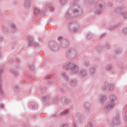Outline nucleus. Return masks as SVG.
Returning a JSON list of instances; mask_svg holds the SVG:
<instances>
[{"label":"nucleus","instance_id":"obj_53","mask_svg":"<svg viewBox=\"0 0 127 127\" xmlns=\"http://www.w3.org/2000/svg\"><path fill=\"white\" fill-rule=\"evenodd\" d=\"M106 47L109 49L110 48V44L109 43H106Z\"/></svg>","mask_w":127,"mask_h":127},{"label":"nucleus","instance_id":"obj_60","mask_svg":"<svg viewBox=\"0 0 127 127\" xmlns=\"http://www.w3.org/2000/svg\"><path fill=\"white\" fill-rule=\"evenodd\" d=\"M1 58V53H0V59Z\"/></svg>","mask_w":127,"mask_h":127},{"label":"nucleus","instance_id":"obj_55","mask_svg":"<svg viewBox=\"0 0 127 127\" xmlns=\"http://www.w3.org/2000/svg\"><path fill=\"white\" fill-rule=\"evenodd\" d=\"M51 117L52 118H55V117H56V114H53Z\"/></svg>","mask_w":127,"mask_h":127},{"label":"nucleus","instance_id":"obj_43","mask_svg":"<svg viewBox=\"0 0 127 127\" xmlns=\"http://www.w3.org/2000/svg\"><path fill=\"white\" fill-rule=\"evenodd\" d=\"M53 102L54 103H55V104H58V102H59V100H58V99L56 98L54 100Z\"/></svg>","mask_w":127,"mask_h":127},{"label":"nucleus","instance_id":"obj_42","mask_svg":"<svg viewBox=\"0 0 127 127\" xmlns=\"http://www.w3.org/2000/svg\"><path fill=\"white\" fill-rule=\"evenodd\" d=\"M87 126L88 127H93V124H92V122H88Z\"/></svg>","mask_w":127,"mask_h":127},{"label":"nucleus","instance_id":"obj_28","mask_svg":"<svg viewBox=\"0 0 127 127\" xmlns=\"http://www.w3.org/2000/svg\"><path fill=\"white\" fill-rule=\"evenodd\" d=\"M10 72L12 73V74H14V76H18V75H19V73L17 71H15L14 69H11Z\"/></svg>","mask_w":127,"mask_h":127},{"label":"nucleus","instance_id":"obj_16","mask_svg":"<svg viewBox=\"0 0 127 127\" xmlns=\"http://www.w3.org/2000/svg\"><path fill=\"white\" fill-rule=\"evenodd\" d=\"M125 8V7H121L117 8L115 10L114 12H115V13H118V12H120V11H123V10H124Z\"/></svg>","mask_w":127,"mask_h":127},{"label":"nucleus","instance_id":"obj_36","mask_svg":"<svg viewBox=\"0 0 127 127\" xmlns=\"http://www.w3.org/2000/svg\"><path fill=\"white\" fill-rule=\"evenodd\" d=\"M122 15L125 19H127V12L122 13Z\"/></svg>","mask_w":127,"mask_h":127},{"label":"nucleus","instance_id":"obj_37","mask_svg":"<svg viewBox=\"0 0 127 127\" xmlns=\"http://www.w3.org/2000/svg\"><path fill=\"white\" fill-rule=\"evenodd\" d=\"M40 90L42 91V92H46L47 89L46 87H43L40 88Z\"/></svg>","mask_w":127,"mask_h":127},{"label":"nucleus","instance_id":"obj_58","mask_svg":"<svg viewBox=\"0 0 127 127\" xmlns=\"http://www.w3.org/2000/svg\"><path fill=\"white\" fill-rule=\"evenodd\" d=\"M0 41H2V38H0Z\"/></svg>","mask_w":127,"mask_h":127},{"label":"nucleus","instance_id":"obj_57","mask_svg":"<svg viewBox=\"0 0 127 127\" xmlns=\"http://www.w3.org/2000/svg\"><path fill=\"white\" fill-rule=\"evenodd\" d=\"M33 118H34V119H35V118H36V116L35 115H33Z\"/></svg>","mask_w":127,"mask_h":127},{"label":"nucleus","instance_id":"obj_54","mask_svg":"<svg viewBox=\"0 0 127 127\" xmlns=\"http://www.w3.org/2000/svg\"><path fill=\"white\" fill-rule=\"evenodd\" d=\"M42 99L43 101H46V96H43Z\"/></svg>","mask_w":127,"mask_h":127},{"label":"nucleus","instance_id":"obj_18","mask_svg":"<svg viewBox=\"0 0 127 127\" xmlns=\"http://www.w3.org/2000/svg\"><path fill=\"white\" fill-rule=\"evenodd\" d=\"M119 26H120V24H117L115 26H110L108 28V29H109V30H111V31H112V30H114V29H116V28H118V27H119Z\"/></svg>","mask_w":127,"mask_h":127},{"label":"nucleus","instance_id":"obj_26","mask_svg":"<svg viewBox=\"0 0 127 127\" xmlns=\"http://www.w3.org/2000/svg\"><path fill=\"white\" fill-rule=\"evenodd\" d=\"M79 74L80 76L84 77V76H86L87 75V71H86L85 70H82L80 71Z\"/></svg>","mask_w":127,"mask_h":127},{"label":"nucleus","instance_id":"obj_2","mask_svg":"<svg viewBox=\"0 0 127 127\" xmlns=\"http://www.w3.org/2000/svg\"><path fill=\"white\" fill-rule=\"evenodd\" d=\"M63 69L65 71H70L72 74H78L79 72V66L72 63L64 65Z\"/></svg>","mask_w":127,"mask_h":127},{"label":"nucleus","instance_id":"obj_40","mask_svg":"<svg viewBox=\"0 0 127 127\" xmlns=\"http://www.w3.org/2000/svg\"><path fill=\"white\" fill-rule=\"evenodd\" d=\"M123 33L124 34H127V28H124L123 29Z\"/></svg>","mask_w":127,"mask_h":127},{"label":"nucleus","instance_id":"obj_47","mask_svg":"<svg viewBox=\"0 0 127 127\" xmlns=\"http://www.w3.org/2000/svg\"><path fill=\"white\" fill-rule=\"evenodd\" d=\"M32 45H34V46H36V47H37V46H38L39 44L38 43H36V42H33V44H32Z\"/></svg>","mask_w":127,"mask_h":127},{"label":"nucleus","instance_id":"obj_44","mask_svg":"<svg viewBox=\"0 0 127 127\" xmlns=\"http://www.w3.org/2000/svg\"><path fill=\"white\" fill-rule=\"evenodd\" d=\"M92 37V35L91 34H88L86 37L87 39H90Z\"/></svg>","mask_w":127,"mask_h":127},{"label":"nucleus","instance_id":"obj_59","mask_svg":"<svg viewBox=\"0 0 127 127\" xmlns=\"http://www.w3.org/2000/svg\"><path fill=\"white\" fill-rule=\"evenodd\" d=\"M119 67H120V68H122V67H123V66L121 65V66H120V65H119Z\"/></svg>","mask_w":127,"mask_h":127},{"label":"nucleus","instance_id":"obj_46","mask_svg":"<svg viewBox=\"0 0 127 127\" xmlns=\"http://www.w3.org/2000/svg\"><path fill=\"white\" fill-rule=\"evenodd\" d=\"M99 51H102V50H103V49H104V47H101L99 46L98 48Z\"/></svg>","mask_w":127,"mask_h":127},{"label":"nucleus","instance_id":"obj_45","mask_svg":"<svg viewBox=\"0 0 127 127\" xmlns=\"http://www.w3.org/2000/svg\"><path fill=\"white\" fill-rule=\"evenodd\" d=\"M106 34H106V33H103V34H101V35H100V39H102V38H103V37H105V36H106Z\"/></svg>","mask_w":127,"mask_h":127},{"label":"nucleus","instance_id":"obj_15","mask_svg":"<svg viewBox=\"0 0 127 127\" xmlns=\"http://www.w3.org/2000/svg\"><path fill=\"white\" fill-rule=\"evenodd\" d=\"M109 86V83L107 82L104 83V85L102 86L101 87L102 91H107V89H108V86Z\"/></svg>","mask_w":127,"mask_h":127},{"label":"nucleus","instance_id":"obj_52","mask_svg":"<svg viewBox=\"0 0 127 127\" xmlns=\"http://www.w3.org/2000/svg\"><path fill=\"white\" fill-rule=\"evenodd\" d=\"M119 53H121V50H117L116 51V54H119Z\"/></svg>","mask_w":127,"mask_h":127},{"label":"nucleus","instance_id":"obj_27","mask_svg":"<svg viewBox=\"0 0 127 127\" xmlns=\"http://www.w3.org/2000/svg\"><path fill=\"white\" fill-rule=\"evenodd\" d=\"M70 84L72 87H75L77 85V81L75 80H71Z\"/></svg>","mask_w":127,"mask_h":127},{"label":"nucleus","instance_id":"obj_9","mask_svg":"<svg viewBox=\"0 0 127 127\" xmlns=\"http://www.w3.org/2000/svg\"><path fill=\"white\" fill-rule=\"evenodd\" d=\"M58 41L61 42V46L63 47V48H66L69 45V42L67 39H64V37L63 36H59L58 38Z\"/></svg>","mask_w":127,"mask_h":127},{"label":"nucleus","instance_id":"obj_24","mask_svg":"<svg viewBox=\"0 0 127 127\" xmlns=\"http://www.w3.org/2000/svg\"><path fill=\"white\" fill-rule=\"evenodd\" d=\"M106 100H107L106 96H101L100 99V103H105Z\"/></svg>","mask_w":127,"mask_h":127},{"label":"nucleus","instance_id":"obj_17","mask_svg":"<svg viewBox=\"0 0 127 127\" xmlns=\"http://www.w3.org/2000/svg\"><path fill=\"white\" fill-rule=\"evenodd\" d=\"M79 3H80V0H74L72 6H80Z\"/></svg>","mask_w":127,"mask_h":127},{"label":"nucleus","instance_id":"obj_49","mask_svg":"<svg viewBox=\"0 0 127 127\" xmlns=\"http://www.w3.org/2000/svg\"><path fill=\"white\" fill-rule=\"evenodd\" d=\"M29 68L30 70H34V65H30Z\"/></svg>","mask_w":127,"mask_h":127},{"label":"nucleus","instance_id":"obj_38","mask_svg":"<svg viewBox=\"0 0 127 127\" xmlns=\"http://www.w3.org/2000/svg\"><path fill=\"white\" fill-rule=\"evenodd\" d=\"M39 12H40L39 10L37 9V8H35L34 14H38Z\"/></svg>","mask_w":127,"mask_h":127},{"label":"nucleus","instance_id":"obj_30","mask_svg":"<svg viewBox=\"0 0 127 127\" xmlns=\"http://www.w3.org/2000/svg\"><path fill=\"white\" fill-rule=\"evenodd\" d=\"M95 68L94 67H90L89 68V72L91 75H93V74L95 73Z\"/></svg>","mask_w":127,"mask_h":127},{"label":"nucleus","instance_id":"obj_21","mask_svg":"<svg viewBox=\"0 0 127 127\" xmlns=\"http://www.w3.org/2000/svg\"><path fill=\"white\" fill-rule=\"evenodd\" d=\"M13 89L14 92H16V93H18V92H19V90H20V87H19L18 85H15L13 86Z\"/></svg>","mask_w":127,"mask_h":127},{"label":"nucleus","instance_id":"obj_4","mask_svg":"<svg viewBox=\"0 0 127 127\" xmlns=\"http://www.w3.org/2000/svg\"><path fill=\"white\" fill-rule=\"evenodd\" d=\"M105 5H106V3L102 0H99L96 3L95 8L96 9V11L95 12L96 14H100V13L103 12L102 8H103Z\"/></svg>","mask_w":127,"mask_h":127},{"label":"nucleus","instance_id":"obj_13","mask_svg":"<svg viewBox=\"0 0 127 127\" xmlns=\"http://www.w3.org/2000/svg\"><path fill=\"white\" fill-rule=\"evenodd\" d=\"M84 109L85 111H89L91 109V103L88 102H85L83 104Z\"/></svg>","mask_w":127,"mask_h":127},{"label":"nucleus","instance_id":"obj_32","mask_svg":"<svg viewBox=\"0 0 127 127\" xmlns=\"http://www.w3.org/2000/svg\"><path fill=\"white\" fill-rule=\"evenodd\" d=\"M68 112H69V111L67 109H65L63 112H62L61 114L63 116H66V115L68 114Z\"/></svg>","mask_w":127,"mask_h":127},{"label":"nucleus","instance_id":"obj_29","mask_svg":"<svg viewBox=\"0 0 127 127\" xmlns=\"http://www.w3.org/2000/svg\"><path fill=\"white\" fill-rule=\"evenodd\" d=\"M31 105L32 106V109H33V110H35V109H37V104H36V103L34 102H32L31 103Z\"/></svg>","mask_w":127,"mask_h":127},{"label":"nucleus","instance_id":"obj_25","mask_svg":"<svg viewBox=\"0 0 127 127\" xmlns=\"http://www.w3.org/2000/svg\"><path fill=\"white\" fill-rule=\"evenodd\" d=\"M113 68L114 67H113V65L112 64H107L106 65V70H107L108 71H112Z\"/></svg>","mask_w":127,"mask_h":127},{"label":"nucleus","instance_id":"obj_35","mask_svg":"<svg viewBox=\"0 0 127 127\" xmlns=\"http://www.w3.org/2000/svg\"><path fill=\"white\" fill-rule=\"evenodd\" d=\"M11 27L13 29V32H14L15 31V25H14V24H11Z\"/></svg>","mask_w":127,"mask_h":127},{"label":"nucleus","instance_id":"obj_34","mask_svg":"<svg viewBox=\"0 0 127 127\" xmlns=\"http://www.w3.org/2000/svg\"><path fill=\"white\" fill-rule=\"evenodd\" d=\"M90 63H89V61L86 60L84 62V66L86 67H88V66H89Z\"/></svg>","mask_w":127,"mask_h":127},{"label":"nucleus","instance_id":"obj_48","mask_svg":"<svg viewBox=\"0 0 127 127\" xmlns=\"http://www.w3.org/2000/svg\"><path fill=\"white\" fill-rule=\"evenodd\" d=\"M68 124H63L61 126V127H68Z\"/></svg>","mask_w":127,"mask_h":127},{"label":"nucleus","instance_id":"obj_20","mask_svg":"<svg viewBox=\"0 0 127 127\" xmlns=\"http://www.w3.org/2000/svg\"><path fill=\"white\" fill-rule=\"evenodd\" d=\"M28 41L29 42V44H28V46H31L32 44H33V38L32 37H29L28 38Z\"/></svg>","mask_w":127,"mask_h":127},{"label":"nucleus","instance_id":"obj_1","mask_svg":"<svg viewBox=\"0 0 127 127\" xmlns=\"http://www.w3.org/2000/svg\"><path fill=\"white\" fill-rule=\"evenodd\" d=\"M83 13V10L80 6H72L71 9L67 10V14L65 15L66 19H69L75 16H80Z\"/></svg>","mask_w":127,"mask_h":127},{"label":"nucleus","instance_id":"obj_8","mask_svg":"<svg viewBox=\"0 0 127 127\" xmlns=\"http://www.w3.org/2000/svg\"><path fill=\"white\" fill-rule=\"evenodd\" d=\"M48 46L51 51H57V50L59 49V46H58V44L54 41H50Z\"/></svg>","mask_w":127,"mask_h":127},{"label":"nucleus","instance_id":"obj_41","mask_svg":"<svg viewBox=\"0 0 127 127\" xmlns=\"http://www.w3.org/2000/svg\"><path fill=\"white\" fill-rule=\"evenodd\" d=\"M94 0H86V1H87L88 3L89 4H91V3H93L94 2Z\"/></svg>","mask_w":127,"mask_h":127},{"label":"nucleus","instance_id":"obj_14","mask_svg":"<svg viewBox=\"0 0 127 127\" xmlns=\"http://www.w3.org/2000/svg\"><path fill=\"white\" fill-rule=\"evenodd\" d=\"M31 0H24V6L25 8H28L30 6Z\"/></svg>","mask_w":127,"mask_h":127},{"label":"nucleus","instance_id":"obj_22","mask_svg":"<svg viewBox=\"0 0 127 127\" xmlns=\"http://www.w3.org/2000/svg\"><path fill=\"white\" fill-rule=\"evenodd\" d=\"M114 88H115V86L113 84L108 83L107 89H108L109 91H113Z\"/></svg>","mask_w":127,"mask_h":127},{"label":"nucleus","instance_id":"obj_19","mask_svg":"<svg viewBox=\"0 0 127 127\" xmlns=\"http://www.w3.org/2000/svg\"><path fill=\"white\" fill-rule=\"evenodd\" d=\"M62 75L63 76L65 81H66L67 82H68V81L70 80V78H69V75H68V74H66L65 73H63Z\"/></svg>","mask_w":127,"mask_h":127},{"label":"nucleus","instance_id":"obj_6","mask_svg":"<svg viewBox=\"0 0 127 127\" xmlns=\"http://www.w3.org/2000/svg\"><path fill=\"white\" fill-rule=\"evenodd\" d=\"M80 53L78 52V51L75 50L73 49H68L65 53V56L67 58H71V57H75L76 55L79 54Z\"/></svg>","mask_w":127,"mask_h":127},{"label":"nucleus","instance_id":"obj_61","mask_svg":"<svg viewBox=\"0 0 127 127\" xmlns=\"http://www.w3.org/2000/svg\"><path fill=\"white\" fill-rule=\"evenodd\" d=\"M73 126H74V127H76V125L75 124H74Z\"/></svg>","mask_w":127,"mask_h":127},{"label":"nucleus","instance_id":"obj_56","mask_svg":"<svg viewBox=\"0 0 127 127\" xmlns=\"http://www.w3.org/2000/svg\"><path fill=\"white\" fill-rule=\"evenodd\" d=\"M15 61H16V62H19V59H18V58H16L15 59Z\"/></svg>","mask_w":127,"mask_h":127},{"label":"nucleus","instance_id":"obj_5","mask_svg":"<svg viewBox=\"0 0 127 127\" xmlns=\"http://www.w3.org/2000/svg\"><path fill=\"white\" fill-rule=\"evenodd\" d=\"M68 28L71 33H75L79 30V25L75 22H70L69 23Z\"/></svg>","mask_w":127,"mask_h":127},{"label":"nucleus","instance_id":"obj_23","mask_svg":"<svg viewBox=\"0 0 127 127\" xmlns=\"http://www.w3.org/2000/svg\"><path fill=\"white\" fill-rule=\"evenodd\" d=\"M61 102L63 105H66V104H68V103L69 102V100H68V99L66 98H63L61 100Z\"/></svg>","mask_w":127,"mask_h":127},{"label":"nucleus","instance_id":"obj_51","mask_svg":"<svg viewBox=\"0 0 127 127\" xmlns=\"http://www.w3.org/2000/svg\"><path fill=\"white\" fill-rule=\"evenodd\" d=\"M4 108V105L3 104H0V109H3Z\"/></svg>","mask_w":127,"mask_h":127},{"label":"nucleus","instance_id":"obj_50","mask_svg":"<svg viewBox=\"0 0 127 127\" xmlns=\"http://www.w3.org/2000/svg\"><path fill=\"white\" fill-rule=\"evenodd\" d=\"M118 3H121V2H123L125 0H116Z\"/></svg>","mask_w":127,"mask_h":127},{"label":"nucleus","instance_id":"obj_12","mask_svg":"<svg viewBox=\"0 0 127 127\" xmlns=\"http://www.w3.org/2000/svg\"><path fill=\"white\" fill-rule=\"evenodd\" d=\"M75 118H77L78 122L79 123H83V115H81L80 113L77 112L75 113Z\"/></svg>","mask_w":127,"mask_h":127},{"label":"nucleus","instance_id":"obj_31","mask_svg":"<svg viewBox=\"0 0 127 127\" xmlns=\"http://www.w3.org/2000/svg\"><path fill=\"white\" fill-rule=\"evenodd\" d=\"M3 30L4 32L5 33H6V34H7V33H8V32H9V30L5 26L3 27Z\"/></svg>","mask_w":127,"mask_h":127},{"label":"nucleus","instance_id":"obj_3","mask_svg":"<svg viewBox=\"0 0 127 127\" xmlns=\"http://www.w3.org/2000/svg\"><path fill=\"white\" fill-rule=\"evenodd\" d=\"M117 100V97L114 95L112 94L110 97V102H107L106 104L105 107H104V110L106 112H109L111 111L114 107H115V101Z\"/></svg>","mask_w":127,"mask_h":127},{"label":"nucleus","instance_id":"obj_7","mask_svg":"<svg viewBox=\"0 0 127 127\" xmlns=\"http://www.w3.org/2000/svg\"><path fill=\"white\" fill-rule=\"evenodd\" d=\"M49 8H50L51 12H54L55 11V7L53 6L52 3H49L45 5L43 10L41 11V14H44L46 11H48Z\"/></svg>","mask_w":127,"mask_h":127},{"label":"nucleus","instance_id":"obj_62","mask_svg":"<svg viewBox=\"0 0 127 127\" xmlns=\"http://www.w3.org/2000/svg\"><path fill=\"white\" fill-rule=\"evenodd\" d=\"M16 69H17V66L16 67Z\"/></svg>","mask_w":127,"mask_h":127},{"label":"nucleus","instance_id":"obj_39","mask_svg":"<svg viewBox=\"0 0 127 127\" xmlns=\"http://www.w3.org/2000/svg\"><path fill=\"white\" fill-rule=\"evenodd\" d=\"M107 6L108 7H112V6H113V3L112 2H109L107 3Z\"/></svg>","mask_w":127,"mask_h":127},{"label":"nucleus","instance_id":"obj_10","mask_svg":"<svg viewBox=\"0 0 127 127\" xmlns=\"http://www.w3.org/2000/svg\"><path fill=\"white\" fill-rule=\"evenodd\" d=\"M4 70L3 69V66H0V95H3V90L2 89V81H1V75L3 74Z\"/></svg>","mask_w":127,"mask_h":127},{"label":"nucleus","instance_id":"obj_33","mask_svg":"<svg viewBox=\"0 0 127 127\" xmlns=\"http://www.w3.org/2000/svg\"><path fill=\"white\" fill-rule=\"evenodd\" d=\"M66 2H67V0H60V3H61L62 5H64Z\"/></svg>","mask_w":127,"mask_h":127},{"label":"nucleus","instance_id":"obj_11","mask_svg":"<svg viewBox=\"0 0 127 127\" xmlns=\"http://www.w3.org/2000/svg\"><path fill=\"white\" fill-rule=\"evenodd\" d=\"M121 123L120 122V115L117 114L116 115L115 117L113 118L112 120V125L114 127L115 126H120Z\"/></svg>","mask_w":127,"mask_h":127}]
</instances>
